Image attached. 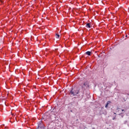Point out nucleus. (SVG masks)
Segmentation results:
<instances>
[{"label": "nucleus", "mask_w": 129, "mask_h": 129, "mask_svg": "<svg viewBox=\"0 0 129 129\" xmlns=\"http://www.w3.org/2000/svg\"><path fill=\"white\" fill-rule=\"evenodd\" d=\"M85 54H86V55H88V56H91V51H88L85 53Z\"/></svg>", "instance_id": "423d86ee"}, {"label": "nucleus", "mask_w": 129, "mask_h": 129, "mask_svg": "<svg viewBox=\"0 0 129 129\" xmlns=\"http://www.w3.org/2000/svg\"><path fill=\"white\" fill-rule=\"evenodd\" d=\"M124 40H126V39L125 38Z\"/></svg>", "instance_id": "412c9836"}, {"label": "nucleus", "mask_w": 129, "mask_h": 129, "mask_svg": "<svg viewBox=\"0 0 129 129\" xmlns=\"http://www.w3.org/2000/svg\"><path fill=\"white\" fill-rule=\"evenodd\" d=\"M56 39H59V38H60V35L58 34H56Z\"/></svg>", "instance_id": "1a4fd4ad"}, {"label": "nucleus", "mask_w": 129, "mask_h": 129, "mask_svg": "<svg viewBox=\"0 0 129 129\" xmlns=\"http://www.w3.org/2000/svg\"><path fill=\"white\" fill-rule=\"evenodd\" d=\"M100 114H104L105 115L107 114V112H106V110L101 109L100 111Z\"/></svg>", "instance_id": "7ed1b4c3"}, {"label": "nucleus", "mask_w": 129, "mask_h": 129, "mask_svg": "<svg viewBox=\"0 0 129 129\" xmlns=\"http://www.w3.org/2000/svg\"><path fill=\"white\" fill-rule=\"evenodd\" d=\"M41 119H43V116H42V118H41Z\"/></svg>", "instance_id": "6ab92c4d"}, {"label": "nucleus", "mask_w": 129, "mask_h": 129, "mask_svg": "<svg viewBox=\"0 0 129 129\" xmlns=\"http://www.w3.org/2000/svg\"><path fill=\"white\" fill-rule=\"evenodd\" d=\"M87 86H88L87 83L85 82L82 86V91L79 87L76 86L71 88L69 92V95L71 97H73V96H77V98L82 99L83 98V96H84V90H85V87H87Z\"/></svg>", "instance_id": "f257e3e1"}, {"label": "nucleus", "mask_w": 129, "mask_h": 129, "mask_svg": "<svg viewBox=\"0 0 129 129\" xmlns=\"http://www.w3.org/2000/svg\"><path fill=\"white\" fill-rule=\"evenodd\" d=\"M71 112H72V110H71Z\"/></svg>", "instance_id": "aec40b11"}, {"label": "nucleus", "mask_w": 129, "mask_h": 129, "mask_svg": "<svg viewBox=\"0 0 129 129\" xmlns=\"http://www.w3.org/2000/svg\"><path fill=\"white\" fill-rule=\"evenodd\" d=\"M105 91H109V90L107 89V90H105Z\"/></svg>", "instance_id": "ddd939ff"}, {"label": "nucleus", "mask_w": 129, "mask_h": 129, "mask_svg": "<svg viewBox=\"0 0 129 129\" xmlns=\"http://www.w3.org/2000/svg\"><path fill=\"white\" fill-rule=\"evenodd\" d=\"M116 116H115L114 117H113V118H112L113 120L116 119Z\"/></svg>", "instance_id": "f8f14e48"}, {"label": "nucleus", "mask_w": 129, "mask_h": 129, "mask_svg": "<svg viewBox=\"0 0 129 129\" xmlns=\"http://www.w3.org/2000/svg\"><path fill=\"white\" fill-rule=\"evenodd\" d=\"M48 119L47 115H43V119H44V121L47 120Z\"/></svg>", "instance_id": "39448f33"}, {"label": "nucleus", "mask_w": 129, "mask_h": 129, "mask_svg": "<svg viewBox=\"0 0 129 129\" xmlns=\"http://www.w3.org/2000/svg\"><path fill=\"white\" fill-rule=\"evenodd\" d=\"M127 123V120H125L124 121V124H126Z\"/></svg>", "instance_id": "9b49d317"}, {"label": "nucleus", "mask_w": 129, "mask_h": 129, "mask_svg": "<svg viewBox=\"0 0 129 129\" xmlns=\"http://www.w3.org/2000/svg\"><path fill=\"white\" fill-rule=\"evenodd\" d=\"M86 27V28H91V25H90V23H87Z\"/></svg>", "instance_id": "0eeeda50"}, {"label": "nucleus", "mask_w": 129, "mask_h": 129, "mask_svg": "<svg viewBox=\"0 0 129 129\" xmlns=\"http://www.w3.org/2000/svg\"><path fill=\"white\" fill-rule=\"evenodd\" d=\"M110 103H111V101H107V103L105 106V108H107L108 107V104H110Z\"/></svg>", "instance_id": "20e7f679"}, {"label": "nucleus", "mask_w": 129, "mask_h": 129, "mask_svg": "<svg viewBox=\"0 0 129 129\" xmlns=\"http://www.w3.org/2000/svg\"><path fill=\"white\" fill-rule=\"evenodd\" d=\"M127 35H125V37H126V38H127Z\"/></svg>", "instance_id": "dca6fc26"}, {"label": "nucleus", "mask_w": 129, "mask_h": 129, "mask_svg": "<svg viewBox=\"0 0 129 129\" xmlns=\"http://www.w3.org/2000/svg\"><path fill=\"white\" fill-rule=\"evenodd\" d=\"M118 115H120V116H121V117H123V116H124V114H123V113H122V112L118 114Z\"/></svg>", "instance_id": "6e6552de"}, {"label": "nucleus", "mask_w": 129, "mask_h": 129, "mask_svg": "<svg viewBox=\"0 0 129 129\" xmlns=\"http://www.w3.org/2000/svg\"><path fill=\"white\" fill-rule=\"evenodd\" d=\"M37 128L39 129H46V126L42 121H39L38 123Z\"/></svg>", "instance_id": "f03ea898"}, {"label": "nucleus", "mask_w": 129, "mask_h": 129, "mask_svg": "<svg viewBox=\"0 0 129 129\" xmlns=\"http://www.w3.org/2000/svg\"><path fill=\"white\" fill-rule=\"evenodd\" d=\"M123 99H124V101H126V100H125V99L123 98Z\"/></svg>", "instance_id": "4468645a"}, {"label": "nucleus", "mask_w": 129, "mask_h": 129, "mask_svg": "<svg viewBox=\"0 0 129 129\" xmlns=\"http://www.w3.org/2000/svg\"><path fill=\"white\" fill-rule=\"evenodd\" d=\"M122 111H124V109H121Z\"/></svg>", "instance_id": "2eb2a0df"}, {"label": "nucleus", "mask_w": 129, "mask_h": 129, "mask_svg": "<svg viewBox=\"0 0 129 129\" xmlns=\"http://www.w3.org/2000/svg\"><path fill=\"white\" fill-rule=\"evenodd\" d=\"M101 54H102V53H101L100 54L98 55V57L99 58H100V57H102V55H101Z\"/></svg>", "instance_id": "9d476101"}, {"label": "nucleus", "mask_w": 129, "mask_h": 129, "mask_svg": "<svg viewBox=\"0 0 129 129\" xmlns=\"http://www.w3.org/2000/svg\"><path fill=\"white\" fill-rule=\"evenodd\" d=\"M114 114H116V113H115V112H114Z\"/></svg>", "instance_id": "a211bd4d"}, {"label": "nucleus", "mask_w": 129, "mask_h": 129, "mask_svg": "<svg viewBox=\"0 0 129 129\" xmlns=\"http://www.w3.org/2000/svg\"><path fill=\"white\" fill-rule=\"evenodd\" d=\"M118 109H119V108H117V110H118Z\"/></svg>", "instance_id": "f3484780"}]
</instances>
